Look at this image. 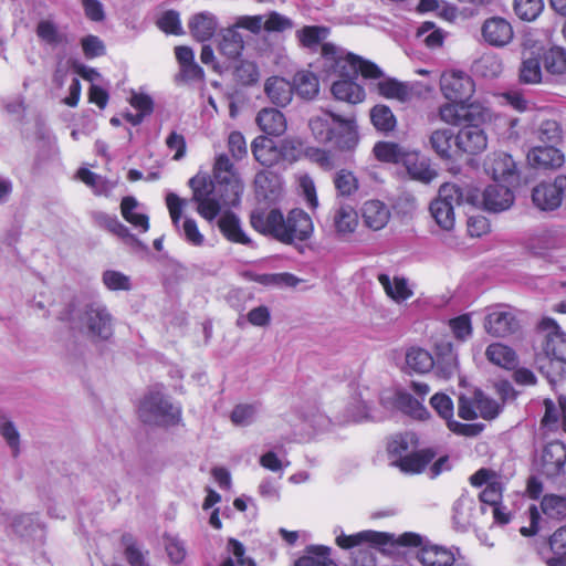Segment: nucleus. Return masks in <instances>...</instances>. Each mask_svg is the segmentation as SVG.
I'll list each match as a JSON object with an SVG mask.
<instances>
[{
	"label": "nucleus",
	"instance_id": "603ef678",
	"mask_svg": "<svg viewBox=\"0 0 566 566\" xmlns=\"http://www.w3.org/2000/svg\"><path fill=\"white\" fill-rule=\"evenodd\" d=\"M396 406L405 413L417 419H423L428 415L423 405L407 391H398L396 394Z\"/></svg>",
	"mask_w": 566,
	"mask_h": 566
},
{
	"label": "nucleus",
	"instance_id": "e2e57ef3",
	"mask_svg": "<svg viewBox=\"0 0 566 566\" xmlns=\"http://www.w3.org/2000/svg\"><path fill=\"white\" fill-rule=\"evenodd\" d=\"M370 119L374 126L384 132L391 130L396 120L391 109L385 105H377L370 112Z\"/></svg>",
	"mask_w": 566,
	"mask_h": 566
},
{
	"label": "nucleus",
	"instance_id": "c9c22d12",
	"mask_svg": "<svg viewBox=\"0 0 566 566\" xmlns=\"http://www.w3.org/2000/svg\"><path fill=\"white\" fill-rule=\"evenodd\" d=\"M252 154L263 166H273L281 158V151L274 142L268 137L259 136L252 143Z\"/></svg>",
	"mask_w": 566,
	"mask_h": 566
},
{
	"label": "nucleus",
	"instance_id": "0eeeda50",
	"mask_svg": "<svg viewBox=\"0 0 566 566\" xmlns=\"http://www.w3.org/2000/svg\"><path fill=\"white\" fill-rule=\"evenodd\" d=\"M335 542L343 549H350L364 544L373 545H399V546H419L421 537L416 533H403L398 537L394 534L380 533L375 531H361L356 534L347 535L340 527L334 528Z\"/></svg>",
	"mask_w": 566,
	"mask_h": 566
},
{
	"label": "nucleus",
	"instance_id": "b1692460",
	"mask_svg": "<svg viewBox=\"0 0 566 566\" xmlns=\"http://www.w3.org/2000/svg\"><path fill=\"white\" fill-rule=\"evenodd\" d=\"M436 374L449 379L458 373V355L450 340L442 339L436 344L434 366Z\"/></svg>",
	"mask_w": 566,
	"mask_h": 566
},
{
	"label": "nucleus",
	"instance_id": "393cba45",
	"mask_svg": "<svg viewBox=\"0 0 566 566\" xmlns=\"http://www.w3.org/2000/svg\"><path fill=\"white\" fill-rule=\"evenodd\" d=\"M360 213L364 224L373 231L384 229L391 217L388 206L378 199L365 201L360 208Z\"/></svg>",
	"mask_w": 566,
	"mask_h": 566
},
{
	"label": "nucleus",
	"instance_id": "052dcab7",
	"mask_svg": "<svg viewBox=\"0 0 566 566\" xmlns=\"http://www.w3.org/2000/svg\"><path fill=\"white\" fill-rule=\"evenodd\" d=\"M542 511L545 515L552 518L566 517V497L551 494L545 495L541 503Z\"/></svg>",
	"mask_w": 566,
	"mask_h": 566
},
{
	"label": "nucleus",
	"instance_id": "13d9d810",
	"mask_svg": "<svg viewBox=\"0 0 566 566\" xmlns=\"http://www.w3.org/2000/svg\"><path fill=\"white\" fill-rule=\"evenodd\" d=\"M536 138L544 145L556 146L562 140L563 132L560 125L553 119L543 120L535 130Z\"/></svg>",
	"mask_w": 566,
	"mask_h": 566
},
{
	"label": "nucleus",
	"instance_id": "79ce46f5",
	"mask_svg": "<svg viewBox=\"0 0 566 566\" xmlns=\"http://www.w3.org/2000/svg\"><path fill=\"white\" fill-rule=\"evenodd\" d=\"M38 38L52 48L67 43V35L50 20H41L36 25Z\"/></svg>",
	"mask_w": 566,
	"mask_h": 566
},
{
	"label": "nucleus",
	"instance_id": "f257e3e1",
	"mask_svg": "<svg viewBox=\"0 0 566 566\" xmlns=\"http://www.w3.org/2000/svg\"><path fill=\"white\" fill-rule=\"evenodd\" d=\"M324 54L336 60V65L343 74H361L365 78L378 80L376 83L377 92L387 99L408 103L419 97L422 91L430 92L432 90V85H421L419 82H401L394 77H385L382 70L371 61L345 52L344 49L333 43L324 45Z\"/></svg>",
	"mask_w": 566,
	"mask_h": 566
},
{
	"label": "nucleus",
	"instance_id": "ddd939ff",
	"mask_svg": "<svg viewBox=\"0 0 566 566\" xmlns=\"http://www.w3.org/2000/svg\"><path fill=\"white\" fill-rule=\"evenodd\" d=\"M327 43L328 42H324L322 44V56L326 63H328V67L332 69L335 74L344 77L333 83L332 93L334 97L350 104L361 103L366 97L365 90L352 80V77L356 76L357 74L346 75L340 72V69L336 65V60L327 57L324 54V45Z\"/></svg>",
	"mask_w": 566,
	"mask_h": 566
},
{
	"label": "nucleus",
	"instance_id": "9d476101",
	"mask_svg": "<svg viewBox=\"0 0 566 566\" xmlns=\"http://www.w3.org/2000/svg\"><path fill=\"white\" fill-rule=\"evenodd\" d=\"M566 200V176L558 175L552 181H543L532 190V202L545 212L557 210Z\"/></svg>",
	"mask_w": 566,
	"mask_h": 566
},
{
	"label": "nucleus",
	"instance_id": "7ed1b4c3",
	"mask_svg": "<svg viewBox=\"0 0 566 566\" xmlns=\"http://www.w3.org/2000/svg\"><path fill=\"white\" fill-rule=\"evenodd\" d=\"M308 126L318 143H332L335 148L342 151H353L359 143L357 124L354 117H342L322 111L310 118Z\"/></svg>",
	"mask_w": 566,
	"mask_h": 566
},
{
	"label": "nucleus",
	"instance_id": "7c9ffc66",
	"mask_svg": "<svg viewBox=\"0 0 566 566\" xmlns=\"http://www.w3.org/2000/svg\"><path fill=\"white\" fill-rule=\"evenodd\" d=\"M256 124L268 135L280 136L286 130V119L275 108L261 109L256 116Z\"/></svg>",
	"mask_w": 566,
	"mask_h": 566
},
{
	"label": "nucleus",
	"instance_id": "6e6552de",
	"mask_svg": "<svg viewBox=\"0 0 566 566\" xmlns=\"http://www.w3.org/2000/svg\"><path fill=\"white\" fill-rule=\"evenodd\" d=\"M138 415L145 423L168 427L180 421L181 408L161 391H150L140 400Z\"/></svg>",
	"mask_w": 566,
	"mask_h": 566
},
{
	"label": "nucleus",
	"instance_id": "2eb2a0df",
	"mask_svg": "<svg viewBox=\"0 0 566 566\" xmlns=\"http://www.w3.org/2000/svg\"><path fill=\"white\" fill-rule=\"evenodd\" d=\"M430 405L437 413L447 421L448 428L452 432L467 437H473L480 432L478 426L461 423L453 419V402L446 394H434L430 399Z\"/></svg>",
	"mask_w": 566,
	"mask_h": 566
},
{
	"label": "nucleus",
	"instance_id": "a19ab883",
	"mask_svg": "<svg viewBox=\"0 0 566 566\" xmlns=\"http://www.w3.org/2000/svg\"><path fill=\"white\" fill-rule=\"evenodd\" d=\"M101 280L104 287L109 292H130L134 287L129 275L114 269L103 271Z\"/></svg>",
	"mask_w": 566,
	"mask_h": 566
},
{
	"label": "nucleus",
	"instance_id": "338daca9",
	"mask_svg": "<svg viewBox=\"0 0 566 566\" xmlns=\"http://www.w3.org/2000/svg\"><path fill=\"white\" fill-rule=\"evenodd\" d=\"M474 500L468 495L460 496L453 505V518L455 523L465 526L470 523L474 509Z\"/></svg>",
	"mask_w": 566,
	"mask_h": 566
},
{
	"label": "nucleus",
	"instance_id": "a878e982",
	"mask_svg": "<svg viewBox=\"0 0 566 566\" xmlns=\"http://www.w3.org/2000/svg\"><path fill=\"white\" fill-rule=\"evenodd\" d=\"M566 463V447L560 442L548 443L542 453V472L555 478L563 472Z\"/></svg>",
	"mask_w": 566,
	"mask_h": 566
},
{
	"label": "nucleus",
	"instance_id": "6e6d98bb",
	"mask_svg": "<svg viewBox=\"0 0 566 566\" xmlns=\"http://www.w3.org/2000/svg\"><path fill=\"white\" fill-rule=\"evenodd\" d=\"M545 70L553 75H560L566 72V52L564 49L554 46L543 54Z\"/></svg>",
	"mask_w": 566,
	"mask_h": 566
},
{
	"label": "nucleus",
	"instance_id": "a211bd4d",
	"mask_svg": "<svg viewBox=\"0 0 566 566\" xmlns=\"http://www.w3.org/2000/svg\"><path fill=\"white\" fill-rule=\"evenodd\" d=\"M484 328L493 336L504 337L517 329V321L509 307L497 305L486 315Z\"/></svg>",
	"mask_w": 566,
	"mask_h": 566
},
{
	"label": "nucleus",
	"instance_id": "bf43d9fd",
	"mask_svg": "<svg viewBox=\"0 0 566 566\" xmlns=\"http://www.w3.org/2000/svg\"><path fill=\"white\" fill-rule=\"evenodd\" d=\"M374 154L378 160L385 163H398L406 158L401 147L389 142L377 143L374 147Z\"/></svg>",
	"mask_w": 566,
	"mask_h": 566
},
{
	"label": "nucleus",
	"instance_id": "412c9836",
	"mask_svg": "<svg viewBox=\"0 0 566 566\" xmlns=\"http://www.w3.org/2000/svg\"><path fill=\"white\" fill-rule=\"evenodd\" d=\"M565 243L564 233L558 228H544L534 232L528 239V249L535 254L545 255L549 251L562 248Z\"/></svg>",
	"mask_w": 566,
	"mask_h": 566
},
{
	"label": "nucleus",
	"instance_id": "4d7b16f0",
	"mask_svg": "<svg viewBox=\"0 0 566 566\" xmlns=\"http://www.w3.org/2000/svg\"><path fill=\"white\" fill-rule=\"evenodd\" d=\"M0 436L10 448L12 455L20 453V433L13 421L4 415H0Z\"/></svg>",
	"mask_w": 566,
	"mask_h": 566
},
{
	"label": "nucleus",
	"instance_id": "dca6fc26",
	"mask_svg": "<svg viewBox=\"0 0 566 566\" xmlns=\"http://www.w3.org/2000/svg\"><path fill=\"white\" fill-rule=\"evenodd\" d=\"M471 189L478 195V203L475 206H482L491 212L504 211L514 202V196L510 188L497 182L488 186L481 195L476 189Z\"/></svg>",
	"mask_w": 566,
	"mask_h": 566
},
{
	"label": "nucleus",
	"instance_id": "3c124183",
	"mask_svg": "<svg viewBox=\"0 0 566 566\" xmlns=\"http://www.w3.org/2000/svg\"><path fill=\"white\" fill-rule=\"evenodd\" d=\"M334 186L342 197H352L359 188V181L355 174L348 169H340L334 176Z\"/></svg>",
	"mask_w": 566,
	"mask_h": 566
},
{
	"label": "nucleus",
	"instance_id": "f8f14e48",
	"mask_svg": "<svg viewBox=\"0 0 566 566\" xmlns=\"http://www.w3.org/2000/svg\"><path fill=\"white\" fill-rule=\"evenodd\" d=\"M543 352L551 359L566 363V333L549 317H544L538 324Z\"/></svg>",
	"mask_w": 566,
	"mask_h": 566
},
{
	"label": "nucleus",
	"instance_id": "e433bc0d",
	"mask_svg": "<svg viewBox=\"0 0 566 566\" xmlns=\"http://www.w3.org/2000/svg\"><path fill=\"white\" fill-rule=\"evenodd\" d=\"M221 233L231 242L248 245L250 238L243 232L240 220L232 212L223 213L218 220Z\"/></svg>",
	"mask_w": 566,
	"mask_h": 566
},
{
	"label": "nucleus",
	"instance_id": "c03bdc74",
	"mask_svg": "<svg viewBox=\"0 0 566 566\" xmlns=\"http://www.w3.org/2000/svg\"><path fill=\"white\" fill-rule=\"evenodd\" d=\"M544 406L545 413L542 419V424L548 430H554L557 428L559 418H563V423L566 429V398L559 397L558 405L546 399Z\"/></svg>",
	"mask_w": 566,
	"mask_h": 566
},
{
	"label": "nucleus",
	"instance_id": "473e14b6",
	"mask_svg": "<svg viewBox=\"0 0 566 566\" xmlns=\"http://www.w3.org/2000/svg\"><path fill=\"white\" fill-rule=\"evenodd\" d=\"M256 193L265 200L274 201L282 191V181L280 177L272 171L263 170L255 176Z\"/></svg>",
	"mask_w": 566,
	"mask_h": 566
},
{
	"label": "nucleus",
	"instance_id": "9b49d317",
	"mask_svg": "<svg viewBox=\"0 0 566 566\" xmlns=\"http://www.w3.org/2000/svg\"><path fill=\"white\" fill-rule=\"evenodd\" d=\"M442 95L453 103H467L475 91L472 77L463 71H446L440 77Z\"/></svg>",
	"mask_w": 566,
	"mask_h": 566
},
{
	"label": "nucleus",
	"instance_id": "09e8293b",
	"mask_svg": "<svg viewBox=\"0 0 566 566\" xmlns=\"http://www.w3.org/2000/svg\"><path fill=\"white\" fill-rule=\"evenodd\" d=\"M293 91L306 98H312L318 93V80L310 71H300L295 74L293 81Z\"/></svg>",
	"mask_w": 566,
	"mask_h": 566
},
{
	"label": "nucleus",
	"instance_id": "4be33fe9",
	"mask_svg": "<svg viewBox=\"0 0 566 566\" xmlns=\"http://www.w3.org/2000/svg\"><path fill=\"white\" fill-rule=\"evenodd\" d=\"M213 172L216 179L220 184H224L231 192L232 198L224 200V202L234 205L239 200L243 187L237 178L233 166L227 155L221 154L216 158Z\"/></svg>",
	"mask_w": 566,
	"mask_h": 566
},
{
	"label": "nucleus",
	"instance_id": "49530a36",
	"mask_svg": "<svg viewBox=\"0 0 566 566\" xmlns=\"http://www.w3.org/2000/svg\"><path fill=\"white\" fill-rule=\"evenodd\" d=\"M485 355L491 363L506 369H511L516 365L515 353L510 347L500 343L488 346Z\"/></svg>",
	"mask_w": 566,
	"mask_h": 566
},
{
	"label": "nucleus",
	"instance_id": "ea45409f",
	"mask_svg": "<svg viewBox=\"0 0 566 566\" xmlns=\"http://www.w3.org/2000/svg\"><path fill=\"white\" fill-rule=\"evenodd\" d=\"M429 143L438 156L441 158H451L453 153V143L455 144V136L451 129L440 128L431 133Z\"/></svg>",
	"mask_w": 566,
	"mask_h": 566
},
{
	"label": "nucleus",
	"instance_id": "f3484780",
	"mask_svg": "<svg viewBox=\"0 0 566 566\" xmlns=\"http://www.w3.org/2000/svg\"><path fill=\"white\" fill-rule=\"evenodd\" d=\"M332 228L337 238L348 240L359 226L356 209L349 203L335 206L331 214Z\"/></svg>",
	"mask_w": 566,
	"mask_h": 566
},
{
	"label": "nucleus",
	"instance_id": "4c0bfd02",
	"mask_svg": "<svg viewBox=\"0 0 566 566\" xmlns=\"http://www.w3.org/2000/svg\"><path fill=\"white\" fill-rule=\"evenodd\" d=\"M520 80L525 84H537L542 82L539 55H535L534 51L523 52Z\"/></svg>",
	"mask_w": 566,
	"mask_h": 566
},
{
	"label": "nucleus",
	"instance_id": "5701e85b",
	"mask_svg": "<svg viewBox=\"0 0 566 566\" xmlns=\"http://www.w3.org/2000/svg\"><path fill=\"white\" fill-rule=\"evenodd\" d=\"M488 147V137L476 125H468L455 135V148L461 153L480 154Z\"/></svg>",
	"mask_w": 566,
	"mask_h": 566
},
{
	"label": "nucleus",
	"instance_id": "f03ea898",
	"mask_svg": "<svg viewBox=\"0 0 566 566\" xmlns=\"http://www.w3.org/2000/svg\"><path fill=\"white\" fill-rule=\"evenodd\" d=\"M251 224L256 231L269 233L285 243L305 241L314 229L311 217L301 209L292 210L286 219L275 209L268 213L256 210L251 213Z\"/></svg>",
	"mask_w": 566,
	"mask_h": 566
},
{
	"label": "nucleus",
	"instance_id": "680f3d73",
	"mask_svg": "<svg viewBox=\"0 0 566 566\" xmlns=\"http://www.w3.org/2000/svg\"><path fill=\"white\" fill-rule=\"evenodd\" d=\"M492 112L489 107L481 103L464 104L463 120L470 123L469 125H476L490 122L492 119Z\"/></svg>",
	"mask_w": 566,
	"mask_h": 566
},
{
	"label": "nucleus",
	"instance_id": "bb28decb",
	"mask_svg": "<svg viewBox=\"0 0 566 566\" xmlns=\"http://www.w3.org/2000/svg\"><path fill=\"white\" fill-rule=\"evenodd\" d=\"M377 279L386 295L397 304L403 303L413 295L408 279L403 276H390L389 274L381 273Z\"/></svg>",
	"mask_w": 566,
	"mask_h": 566
},
{
	"label": "nucleus",
	"instance_id": "774afa93",
	"mask_svg": "<svg viewBox=\"0 0 566 566\" xmlns=\"http://www.w3.org/2000/svg\"><path fill=\"white\" fill-rule=\"evenodd\" d=\"M328 32V29L324 27H305L297 32V36L304 46L313 48L324 41Z\"/></svg>",
	"mask_w": 566,
	"mask_h": 566
},
{
	"label": "nucleus",
	"instance_id": "aec40b11",
	"mask_svg": "<svg viewBox=\"0 0 566 566\" xmlns=\"http://www.w3.org/2000/svg\"><path fill=\"white\" fill-rule=\"evenodd\" d=\"M481 31L484 41L495 48L507 45L514 36L511 23L501 17L486 19Z\"/></svg>",
	"mask_w": 566,
	"mask_h": 566
},
{
	"label": "nucleus",
	"instance_id": "c756f323",
	"mask_svg": "<svg viewBox=\"0 0 566 566\" xmlns=\"http://www.w3.org/2000/svg\"><path fill=\"white\" fill-rule=\"evenodd\" d=\"M488 169L495 181L513 182L517 179L515 161L509 154H494Z\"/></svg>",
	"mask_w": 566,
	"mask_h": 566
},
{
	"label": "nucleus",
	"instance_id": "4468645a",
	"mask_svg": "<svg viewBox=\"0 0 566 566\" xmlns=\"http://www.w3.org/2000/svg\"><path fill=\"white\" fill-rule=\"evenodd\" d=\"M500 412V405L483 395L481 391H475L472 398L461 396L458 403L459 417L464 420H473L478 417L483 419H493Z\"/></svg>",
	"mask_w": 566,
	"mask_h": 566
},
{
	"label": "nucleus",
	"instance_id": "20e7f679",
	"mask_svg": "<svg viewBox=\"0 0 566 566\" xmlns=\"http://www.w3.org/2000/svg\"><path fill=\"white\" fill-rule=\"evenodd\" d=\"M387 450L391 464L408 474L420 473L433 459L431 451L418 450V439L412 432L394 436Z\"/></svg>",
	"mask_w": 566,
	"mask_h": 566
},
{
	"label": "nucleus",
	"instance_id": "f704fd0d",
	"mask_svg": "<svg viewBox=\"0 0 566 566\" xmlns=\"http://www.w3.org/2000/svg\"><path fill=\"white\" fill-rule=\"evenodd\" d=\"M408 175L418 181L429 184L437 177V171L431 168L426 158H420L417 154L407 155L403 159Z\"/></svg>",
	"mask_w": 566,
	"mask_h": 566
},
{
	"label": "nucleus",
	"instance_id": "6ab92c4d",
	"mask_svg": "<svg viewBox=\"0 0 566 566\" xmlns=\"http://www.w3.org/2000/svg\"><path fill=\"white\" fill-rule=\"evenodd\" d=\"M526 159L531 167L541 170L557 169L565 161L564 154L553 145L533 146Z\"/></svg>",
	"mask_w": 566,
	"mask_h": 566
},
{
	"label": "nucleus",
	"instance_id": "37998d69",
	"mask_svg": "<svg viewBox=\"0 0 566 566\" xmlns=\"http://www.w3.org/2000/svg\"><path fill=\"white\" fill-rule=\"evenodd\" d=\"M369 408L360 397H353L343 410V413L336 418L339 424L360 422L368 418Z\"/></svg>",
	"mask_w": 566,
	"mask_h": 566
},
{
	"label": "nucleus",
	"instance_id": "c85d7f7f",
	"mask_svg": "<svg viewBox=\"0 0 566 566\" xmlns=\"http://www.w3.org/2000/svg\"><path fill=\"white\" fill-rule=\"evenodd\" d=\"M244 48L241 33L235 27L221 29L217 39V49L219 53L229 60L237 59Z\"/></svg>",
	"mask_w": 566,
	"mask_h": 566
},
{
	"label": "nucleus",
	"instance_id": "a18cd8bd",
	"mask_svg": "<svg viewBox=\"0 0 566 566\" xmlns=\"http://www.w3.org/2000/svg\"><path fill=\"white\" fill-rule=\"evenodd\" d=\"M95 223L109 232L114 233L120 239L135 240L134 235L130 234L128 228L124 226L116 216L108 214L103 211H96L93 213Z\"/></svg>",
	"mask_w": 566,
	"mask_h": 566
},
{
	"label": "nucleus",
	"instance_id": "5fc2aeb1",
	"mask_svg": "<svg viewBox=\"0 0 566 566\" xmlns=\"http://www.w3.org/2000/svg\"><path fill=\"white\" fill-rule=\"evenodd\" d=\"M294 566H337L329 557V548L315 546L308 548V555L301 557Z\"/></svg>",
	"mask_w": 566,
	"mask_h": 566
},
{
	"label": "nucleus",
	"instance_id": "de8ad7c7",
	"mask_svg": "<svg viewBox=\"0 0 566 566\" xmlns=\"http://www.w3.org/2000/svg\"><path fill=\"white\" fill-rule=\"evenodd\" d=\"M78 179L92 188L97 196H108L114 190L116 184L104 179L99 175L86 169L81 168L77 171Z\"/></svg>",
	"mask_w": 566,
	"mask_h": 566
},
{
	"label": "nucleus",
	"instance_id": "864d4df0",
	"mask_svg": "<svg viewBox=\"0 0 566 566\" xmlns=\"http://www.w3.org/2000/svg\"><path fill=\"white\" fill-rule=\"evenodd\" d=\"M228 557L220 566H255L253 559L245 557L244 546L237 539L230 538L227 544Z\"/></svg>",
	"mask_w": 566,
	"mask_h": 566
},
{
	"label": "nucleus",
	"instance_id": "423d86ee",
	"mask_svg": "<svg viewBox=\"0 0 566 566\" xmlns=\"http://www.w3.org/2000/svg\"><path fill=\"white\" fill-rule=\"evenodd\" d=\"M76 327L91 342H105L113 336L114 317L105 304L91 303L81 311Z\"/></svg>",
	"mask_w": 566,
	"mask_h": 566
},
{
	"label": "nucleus",
	"instance_id": "8fccbe9b",
	"mask_svg": "<svg viewBox=\"0 0 566 566\" xmlns=\"http://www.w3.org/2000/svg\"><path fill=\"white\" fill-rule=\"evenodd\" d=\"M417 38L429 49L434 50L442 46L446 32L433 22H423L417 30Z\"/></svg>",
	"mask_w": 566,
	"mask_h": 566
},
{
	"label": "nucleus",
	"instance_id": "72a5a7b5",
	"mask_svg": "<svg viewBox=\"0 0 566 566\" xmlns=\"http://www.w3.org/2000/svg\"><path fill=\"white\" fill-rule=\"evenodd\" d=\"M139 203L136 198L127 196L122 199V217L140 232H147L149 229V218L147 214L138 211Z\"/></svg>",
	"mask_w": 566,
	"mask_h": 566
},
{
	"label": "nucleus",
	"instance_id": "39448f33",
	"mask_svg": "<svg viewBox=\"0 0 566 566\" xmlns=\"http://www.w3.org/2000/svg\"><path fill=\"white\" fill-rule=\"evenodd\" d=\"M476 205L478 195L470 187L462 188L457 184L446 182L439 188L438 197L430 205V213L437 224L450 231L454 227V208L462 203Z\"/></svg>",
	"mask_w": 566,
	"mask_h": 566
},
{
	"label": "nucleus",
	"instance_id": "cd10ccee",
	"mask_svg": "<svg viewBox=\"0 0 566 566\" xmlns=\"http://www.w3.org/2000/svg\"><path fill=\"white\" fill-rule=\"evenodd\" d=\"M188 28L195 40L206 42L214 35L218 28V19L211 12H199L189 19Z\"/></svg>",
	"mask_w": 566,
	"mask_h": 566
},
{
	"label": "nucleus",
	"instance_id": "58836bf2",
	"mask_svg": "<svg viewBox=\"0 0 566 566\" xmlns=\"http://www.w3.org/2000/svg\"><path fill=\"white\" fill-rule=\"evenodd\" d=\"M406 366L411 371L426 374L433 368L434 358L428 350L423 348L411 347L406 353Z\"/></svg>",
	"mask_w": 566,
	"mask_h": 566
},
{
	"label": "nucleus",
	"instance_id": "1a4fd4ad",
	"mask_svg": "<svg viewBox=\"0 0 566 566\" xmlns=\"http://www.w3.org/2000/svg\"><path fill=\"white\" fill-rule=\"evenodd\" d=\"M166 206L171 219V223L178 234L192 247H202L206 242V237L200 232L198 223L192 218L182 219V212L187 206V200L180 198L174 192L166 195Z\"/></svg>",
	"mask_w": 566,
	"mask_h": 566
},
{
	"label": "nucleus",
	"instance_id": "0e129e2a",
	"mask_svg": "<svg viewBox=\"0 0 566 566\" xmlns=\"http://www.w3.org/2000/svg\"><path fill=\"white\" fill-rule=\"evenodd\" d=\"M544 8L543 0H515L514 10L520 19L525 21L535 20Z\"/></svg>",
	"mask_w": 566,
	"mask_h": 566
},
{
	"label": "nucleus",
	"instance_id": "2f4dec72",
	"mask_svg": "<svg viewBox=\"0 0 566 566\" xmlns=\"http://www.w3.org/2000/svg\"><path fill=\"white\" fill-rule=\"evenodd\" d=\"M264 91L273 104L285 106L292 101V84L279 76H272L266 80Z\"/></svg>",
	"mask_w": 566,
	"mask_h": 566
},
{
	"label": "nucleus",
	"instance_id": "69168bd1",
	"mask_svg": "<svg viewBox=\"0 0 566 566\" xmlns=\"http://www.w3.org/2000/svg\"><path fill=\"white\" fill-rule=\"evenodd\" d=\"M197 203V212L208 222H212L220 213L221 206L219 200L210 196L192 198Z\"/></svg>",
	"mask_w": 566,
	"mask_h": 566
}]
</instances>
